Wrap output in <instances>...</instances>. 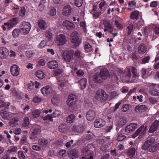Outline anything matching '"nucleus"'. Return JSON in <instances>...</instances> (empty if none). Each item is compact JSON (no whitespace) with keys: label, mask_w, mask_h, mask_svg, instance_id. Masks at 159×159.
<instances>
[{"label":"nucleus","mask_w":159,"mask_h":159,"mask_svg":"<svg viewBox=\"0 0 159 159\" xmlns=\"http://www.w3.org/2000/svg\"><path fill=\"white\" fill-rule=\"evenodd\" d=\"M26 10L24 7H23L20 10L19 12L20 16L22 17L24 16L25 14Z\"/></svg>","instance_id":"680f3d73"},{"label":"nucleus","mask_w":159,"mask_h":159,"mask_svg":"<svg viewBox=\"0 0 159 159\" xmlns=\"http://www.w3.org/2000/svg\"><path fill=\"white\" fill-rule=\"evenodd\" d=\"M63 26L65 27L68 30L74 29L75 27L74 24L68 20H65L63 21L62 24Z\"/></svg>","instance_id":"aec40b11"},{"label":"nucleus","mask_w":159,"mask_h":159,"mask_svg":"<svg viewBox=\"0 0 159 159\" xmlns=\"http://www.w3.org/2000/svg\"><path fill=\"white\" fill-rule=\"evenodd\" d=\"M137 124L135 123H131L127 125L125 129L126 132L130 133L134 130L137 128Z\"/></svg>","instance_id":"f3484780"},{"label":"nucleus","mask_w":159,"mask_h":159,"mask_svg":"<svg viewBox=\"0 0 159 159\" xmlns=\"http://www.w3.org/2000/svg\"><path fill=\"white\" fill-rule=\"evenodd\" d=\"M27 88L29 91H31L34 88V84L29 83L27 85Z\"/></svg>","instance_id":"69168bd1"},{"label":"nucleus","mask_w":159,"mask_h":159,"mask_svg":"<svg viewBox=\"0 0 159 159\" xmlns=\"http://www.w3.org/2000/svg\"><path fill=\"white\" fill-rule=\"evenodd\" d=\"M66 41L65 36L63 34H60L57 36V43L59 45H63L66 43Z\"/></svg>","instance_id":"9d476101"},{"label":"nucleus","mask_w":159,"mask_h":159,"mask_svg":"<svg viewBox=\"0 0 159 159\" xmlns=\"http://www.w3.org/2000/svg\"><path fill=\"white\" fill-rule=\"evenodd\" d=\"M78 32L74 30L70 34V39L73 43H75L77 46H78L81 43L79 38Z\"/></svg>","instance_id":"0eeeda50"},{"label":"nucleus","mask_w":159,"mask_h":159,"mask_svg":"<svg viewBox=\"0 0 159 159\" xmlns=\"http://www.w3.org/2000/svg\"><path fill=\"white\" fill-rule=\"evenodd\" d=\"M31 124L30 123L29 118L27 116L25 117L24 119V121L22 124V127L28 129L30 127Z\"/></svg>","instance_id":"412c9836"},{"label":"nucleus","mask_w":159,"mask_h":159,"mask_svg":"<svg viewBox=\"0 0 159 159\" xmlns=\"http://www.w3.org/2000/svg\"><path fill=\"white\" fill-rule=\"evenodd\" d=\"M159 126V121L158 120H155L150 127L148 130L149 133H152L156 131Z\"/></svg>","instance_id":"f8f14e48"},{"label":"nucleus","mask_w":159,"mask_h":159,"mask_svg":"<svg viewBox=\"0 0 159 159\" xmlns=\"http://www.w3.org/2000/svg\"><path fill=\"white\" fill-rule=\"evenodd\" d=\"M62 72V70L60 69H58L55 70L54 72V75L55 76L60 75Z\"/></svg>","instance_id":"774afa93"},{"label":"nucleus","mask_w":159,"mask_h":159,"mask_svg":"<svg viewBox=\"0 0 159 159\" xmlns=\"http://www.w3.org/2000/svg\"><path fill=\"white\" fill-rule=\"evenodd\" d=\"M32 101L35 103H39L42 101V99L37 96H35L34 97Z\"/></svg>","instance_id":"09e8293b"},{"label":"nucleus","mask_w":159,"mask_h":159,"mask_svg":"<svg viewBox=\"0 0 159 159\" xmlns=\"http://www.w3.org/2000/svg\"><path fill=\"white\" fill-rule=\"evenodd\" d=\"M126 138V136L122 134L119 133L117 135V140L118 141H123Z\"/></svg>","instance_id":"8fccbe9b"},{"label":"nucleus","mask_w":159,"mask_h":159,"mask_svg":"<svg viewBox=\"0 0 159 159\" xmlns=\"http://www.w3.org/2000/svg\"><path fill=\"white\" fill-rule=\"evenodd\" d=\"M108 146L107 145L103 144L101 145L100 147V150L102 152H107V148Z\"/></svg>","instance_id":"13d9d810"},{"label":"nucleus","mask_w":159,"mask_h":159,"mask_svg":"<svg viewBox=\"0 0 159 159\" xmlns=\"http://www.w3.org/2000/svg\"><path fill=\"white\" fill-rule=\"evenodd\" d=\"M75 116L74 114H70L66 118V121L67 122L69 123H72L74 121Z\"/></svg>","instance_id":"c9c22d12"},{"label":"nucleus","mask_w":159,"mask_h":159,"mask_svg":"<svg viewBox=\"0 0 159 159\" xmlns=\"http://www.w3.org/2000/svg\"><path fill=\"white\" fill-rule=\"evenodd\" d=\"M52 30H46L45 35L47 37L48 40H50L51 38H52V37L53 35V34L52 32Z\"/></svg>","instance_id":"c03bdc74"},{"label":"nucleus","mask_w":159,"mask_h":159,"mask_svg":"<svg viewBox=\"0 0 159 159\" xmlns=\"http://www.w3.org/2000/svg\"><path fill=\"white\" fill-rule=\"evenodd\" d=\"M110 76L109 72L107 69L102 68L100 72L93 76V80L95 83H101L106 80Z\"/></svg>","instance_id":"f03ea898"},{"label":"nucleus","mask_w":159,"mask_h":159,"mask_svg":"<svg viewBox=\"0 0 159 159\" xmlns=\"http://www.w3.org/2000/svg\"><path fill=\"white\" fill-rule=\"evenodd\" d=\"M95 98L98 101H106L108 95L102 89L97 91Z\"/></svg>","instance_id":"20e7f679"},{"label":"nucleus","mask_w":159,"mask_h":159,"mask_svg":"<svg viewBox=\"0 0 159 159\" xmlns=\"http://www.w3.org/2000/svg\"><path fill=\"white\" fill-rule=\"evenodd\" d=\"M40 130L39 128H35L32 133L31 135L34 138H37L39 134Z\"/></svg>","instance_id":"72a5a7b5"},{"label":"nucleus","mask_w":159,"mask_h":159,"mask_svg":"<svg viewBox=\"0 0 159 159\" xmlns=\"http://www.w3.org/2000/svg\"><path fill=\"white\" fill-rule=\"evenodd\" d=\"M150 70L149 69L143 68L142 70V77L143 78H146L148 75Z\"/></svg>","instance_id":"2f4dec72"},{"label":"nucleus","mask_w":159,"mask_h":159,"mask_svg":"<svg viewBox=\"0 0 159 159\" xmlns=\"http://www.w3.org/2000/svg\"><path fill=\"white\" fill-rule=\"evenodd\" d=\"M130 106L129 104L127 103L123 105L122 107V111L124 112L127 111L129 109Z\"/></svg>","instance_id":"4d7b16f0"},{"label":"nucleus","mask_w":159,"mask_h":159,"mask_svg":"<svg viewBox=\"0 0 159 159\" xmlns=\"http://www.w3.org/2000/svg\"><path fill=\"white\" fill-rule=\"evenodd\" d=\"M51 102L54 105H57L59 102V98L56 95H54L52 98Z\"/></svg>","instance_id":"37998d69"},{"label":"nucleus","mask_w":159,"mask_h":159,"mask_svg":"<svg viewBox=\"0 0 159 159\" xmlns=\"http://www.w3.org/2000/svg\"><path fill=\"white\" fill-rule=\"evenodd\" d=\"M150 59V57L149 56L145 57L142 60V63L143 64H145L148 62Z\"/></svg>","instance_id":"e2e57ef3"},{"label":"nucleus","mask_w":159,"mask_h":159,"mask_svg":"<svg viewBox=\"0 0 159 159\" xmlns=\"http://www.w3.org/2000/svg\"><path fill=\"white\" fill-rule=\"evenodd\" d=\"M35 75L37 78L40 80L43 79L45 77L43 71L40 70H38L36 72Z\"/></svg>","instance_id":"c756f323"},{"label":"nucleus","mask_w":159,"mask_h":159,"mask_svg":"<svg viewBox=\"0 0 159 159\" xmlns=\"http://www.w3.org/2000/svg\"><path fill=\"white\" fill-rule=\"evenodd\" d=\"M93 157L91 153L85 154L84 156H82L81 159H93Z\"/></svg>","instance_id":"a18cd8bd"},{"label":"nucleus","mask_w":159,"mask_h":159,"mask_svg":"<svg viewBox=\"0 0 159 159\" xmlns=\"http://www.w3.org/2000/svg\"><path fill=\"white\" fill-rule=\"evenodd\" d=\"M42 119L44 120H48L51 121H52L53 120L52 117V115H51L48 114L46 116L43 117Z\"/></svg>","instance_id":"5fc2aeb1"},{"label":"nucleus","mask_w":159,"mask_h":159,"mask_svg":"<svg viewBox=\"0 0 159 159\" xmlns=\"http://www.w3.org/2000/svg\"><path fill=\"white\" fill-rule=\"evenodd\" d=\"M103 24L105 28L104 30H113L112 27L110 22L107 19L103 20Z\"/></svg>","instance_id":"a878e982"},{"label":"nucleus","mask_w":159,"mask_h":159,"mask_svg":"<svg viewBox=\"0 0 159 159\" xmlns=\"http://www.w3.org/2000/svg\"><path fill=\"white\" fill-rule=\"evenodd\" d=\"M155 141V139L153 138H151L145 141V143H146L149 146L151 147L152 145H154V143Z\"/></svg>","instance_id":"3c124183"},{"label":"nucleus","mask_w":159,"mask_h":159,"mask_svg":"<svg viewBox=\"0 0 159 159\" xmlns=\"http://www.w3.org/2000/svg\"><path fill=\"white\" fill-rule=\"evenodd\" d=\"M38 25L40 29L44 30L46 29L47 25L44 20H41L39 21Z\"/></svg>","instance_id":"7c9ffc66"},{"label":"nucleus","mask_w":159,"mask_h":159,"mask_svg":"<svg viewBox=\"0 0 159 159\" xmlns=\"http://www.w3.org/2000/svg\"><path fill=\"white\" fill-rule=\"evenodd\" d=\"M68 155L69 158L75 159L78 157L79 151L76 149H71L68 152Z\"/></svg>","instance_id":"ddd939ff"},{"label":"nucleus","mask_w":159,"mask_h":159,"mask_svg":"<svg viewBox=\"0 0 159 159\" xmlns=\"http://www.w3.org/2000/svg\"><path fill=\"white\" fill-rule=\"evenodd\" d=\"M149 30H159V25L158 24H151L148 26Z\"/></svg>","instance_id":"de8ad7c7"},{"label":"nucleus","mask_w":159,"mask_h":159,"mask_svg":"<svg viewBox=\"0 0 159 159\" xmlns=\"http://www.w3.org/2000/svg\"><path fill=\"white\" fill-rule=\"evenodd\" d=\"M46 0H42L40 1L38 9L40 11H43L45 7V4L46 3Z\"/></svg>","instance_id":"58836bf2"},{"label":"nucleus","mask_w":159,"mask_h":159,"mask_svg":"<svg viewBox=\"0 0 159 159\" xmlns=\"http://www.w3.org/2000/svg\"><path fill=\"white\" fill-rule=\"evenodd\" d=\"M139 15V12L137 11L132 12L131 14V18L133 20H137Z\"/></svg>","instance_id":"f704fd0d"},{"label":"nucleus","mask_w":159,"mask_h":159,"mask_svg":"<svg viewBox=\"0 0 159 159\" xmlns=\"http://www.w3.org/2000/svg\"><path fill=\"white\" fill-rule=\"evenodd\" d=\"M117 72L121 74L123 73L124 72L127 78L128 79H132L133 80L137 79L139 76L137 69L133 66L127 67L125 71L122 69L118 68Z\"/></svg>","instance_id":"f257e3e1"},{"label":"nucleus","mask_w":159,"mask_h":159,"mask_svg":"<svg viewBox=\"0 0 159 159\" xmlns=\"http://www.w3.org/2000/svg\"><path fill=\"white\" fill-rule=\"evenodd\" d=\"M48 65V68L51 69H54L58 66V62L54 60L49 61Z\"/></svg>","instance_id":"b1692460"},{"label":"nucleus","mask_w":159,"mask_h":159,"mask_svg":"<svg viewBox=\"0 0 159 159\" xmlns=\"http://www.w3.org/2000/svg\"><path fill=\"white\" fill-rule=\"evenodd\" d=\"M18 19V18L15 17L12 20H8L7 22H5L4 25L2 26L3 30L11 29L14 26L17 24Z\"/></svg>","instance_id":"7ed1b4c3"},{"label":"nucleus","mask_w":159,"mask_h":159,"mask_svg":"<svg viewBox=\"0 0 159 159\" xmlns=\"http://www.w3.org/2000/svg\"><path fill=\"white\" fill-rule=\"evenodd\" d=\"M109 77L111 78L112 80L114 81H117L118 80L116 74L114 72L111 73V74H110Z\"/></svg>","instance_id":"49530a36"},{"label":"nucleus","mask_w":159,"mask_h":159,"mask_svg":"<svg viewBox=\"0 0 159 159\" xmlns=\"http://www.w3.org/2000/svg\"><path fill=\"white\" fill-rule=\"evenodd\" d=\"M147 49V48L146 45L144 43H141L138 47V52L140 54H143L146 52Z\"/></svg>","instance_id":"4be33fe9"},{"label":"nucleus","mask_w":159,"mask_h":159,"mask_svg":"<svg viewBox=\"0 0 159 159\" xmlns=\"http://www.w3.org/2000/svg\"><path fill=\"white\" fill-rule=\"evenodd\" d=\"M127 120L124 119H121L118 121L117 125L119 127H121L123 126L126 123Z\"/></svg>","instance_id":"a19ab883"},{"label":"nucleus","mask_w":159,"mask_h":159,"mask_svg":"<svg viewBox=\"0 0 159 159\" xmlns=\"http://www.w3.org/2000/svg\"><path fill=\"white\" fill-rule=\"evenodd\" d=\"M81 89L83 90L85 89L86 86L87 79L85 78H83L79 81Z\"/></svg>","instance_id":"cd10ccee"},{"label":"nucleus","mask_w":159,"mask_h":159,"mask_svg":"<svg viewBox=\"0 0 159 159\" xmlns=\"http://www.w3.org/2000/svg\"><path fill=\"white\" fill-rule=\"evenodd\" d=\"M20 68L17 65H13L10 68V71L12 75L17 76L19 74Z\"/></svg>","instance_id":"6ab92c4d"},{"label":"nucleus","mask_w":159,"mask_h":159,"mask_svg":"<svg viewBox=\"0 0 159 159\" xmlns=\"http://www.w3.org/2000/svg\"><path fill=\"white\" fill-rule=\"evenodd\" d=\"M76 95L74 94H70L68 97L66 101L68 106L72 107L75 104L77 100Z\"/></svg>","instance_id":"6e6552de"},{"label":"nucleus","mask_w":159,"mask_h":159,"mask_svg":"<svg viewBox=\"0 0 159 159\" xmlns=\"http://www.w3.org/2000/svg\"><path fill=\"white\" fill-rule=\"evenodd\" d=\"M18 156L20 159H24L25 156L23 152L22 151H19L18 152Z\"/></svg>","instance_id":"338daca9"},{"label":"nucleus","mask_w":159,"mask_h":159,"mask_svg":"<svg viewBox=\"0 0 159 159\" xmlns=\"http://www.w3.org/2000/svg\"><path fill=\"white\" fill-rule=\"evenodd\" d=\"M68 129L67 125L65 124H61L59 125L58 128V131L61 133H65Z\"/></svg>","instance_id":"393cba45"},{"label":"nucleus","mask_w":159,"mask_h":159,"mask_svg":"<svg viewBox=\"0 0 159 159\" xmlns=\"http://www.w3.org/2000/svg\"><path fill=\"white\" fill-rule=\"evenodd\" d=\"M56 13V9L53 7L51 8L50 11V14L51 16H55Z\"/></svg>","instance_id":"0e129e2a"},{"label":"nucleus","mask_w":159,"mask_h":159,"mask_svg":"<svg viewBox=\"0 0 159 159\" xmlns=\"http://www.w3.org/2000/svg\"><path fill=\"white\" fill-rule=\"evenodd\" d=\"M84 129V126L81 125H74L73 126L72 128V130L73 132L79 134L82 133Z\"/></svg>","instance_id":"2eb2a0df"},{"label":"nucleus","mask_w":159,"mask_h":159,"mask_svg":"<svg viewBox=\"0 0 159 159\" xmlns=\"http://www.w3.org/2000/svg\"><path fill=\"white\" fill-rule=\"evenodd\" d=\"M74 51L73 50H66L64 52L62 55L63 60L66 63L70 62L73 58Z\"/></svg>","instance_id":"39448f33"},{"label":"nucleus","mask_w":159,"mask_h":159,"mask_svg":"<svg viewBox=\"0 0 159 159\" xmlns=\"http://www.w3.org/2000/svg\"><path fill=\"white\" fill-rule=\"evenodd\" d=\"M40 113L41 112L39 110H35L32 112L31 115L33 118H37L39 117Z\"/></svg>","instance_id":"79ce46f5"},{"label":"nucleus","mask_w":159,"mask_h":159,"mask_svg":"<svg viewBox=\"0 0 159 159\" xmlns=\"http://www.w3.org/2000/svg\"><path fill=\"white\" fill-rule=\"evenodd\" d=\"M159 144L157 143L156 144L152 145L149 148V151L150 152H153L156 151L158 148V145Z\"/></svg>","instance_id":"4c0bfd02"},{"label":"nucleus","mask_w":159,"mask_h":159,"mask_svg":"<svg viewBox=\"0 0 159 159\" xmlns=\"http://www.w3.org/2000/svg\"><path fill=\"white\" fill-rule=\"evenodd\" d=\"M9 50L4 47H0V58H5L8 55Z\"/></svg>","instance_id":"a211bd4d"},{"label":"nucleus","mask_w":159,"mask_h":159,"mask_svg":"<svg viewBox=\"0 0 159 159\" xmlns=\"http://www.w3.org/2000/svg\"><path fill=\"white\" fill-rule=\"evenodd\" d=\"M71 7L69 5L66 6L63 10V14L66 16L68 15L71 12Z\"/></svg>","instance_id":"c85d7f7f"},{"label":"nucleus","mask_w":159,"mask_h":159,"mask_svg":"<svg viewBox=\"0 0 159 159\" xmlns=\"http://www.w3.org/2000/svg\"><path fill=\"white\" fill-rule=\"evenodd\" d=\"M23 29L25 30H30L31 25L30 23L26 22H23L22 23Z\"/></svg>","instance_id":"ea45409f"},{"label":"nucleus","mask_w":159,"mask_h":159,"mask_svg":"<svg viewBox=\"0 0 159 159\" xmlns=\"http://www.w3.org/2000/svg\"><path fill=\"white\" fill-rule=\"evenodd\" d=\"M2 118L4 119H8L9 118V116L7 112L2 110L0 113Z\"/></svg>","instance_id":"e433bc0d"},{"label":"nucleus","mask_w":159,"mask_h":159,"mask_svg":"<svg viewBox=\"0 0 159 159\" xmlns=\"http://www.w3.org/2000/svg\"><path fill=\"white\" fill-rule=\"evenodd\" d=\"M96 117V113L93 110H89L87 111L86 114V117L87 120L89 121L94 120Z\"/></svg>","instance_id":"4468645a"},{"label":"nucleus","mask_w":159,"mask_h":159,"mask_svg":"<svg viewBox=\"0 0 159 159\" xmlns=\"http://www.w3.org/2000/svg\"><path fill=\"white\" fill-rule=\"evenodd\" d=\"M34 54V53L33 51H29L26 52V55L28 57H31Z\"/></svg>","instance_id":"052dcab7"},{"label":"nucleus","mask_w":159,"mask_h":159,"mask_svg":"<svg viewBox=\"0 0 159 159\" xmlns=\"http://www.w3.org/2000/svg\"><path fill=\"white\" fill-rule=\"evenodd\" d=\"M39 145L42 148H46L50 142V139L44 138H41L38 140Z\"/></svg>","instance_id":"1a4fd4ad"},{"label":"nucleus","mask_w":159,"mask_h":159,"mask_svg":"<svg viewBox=\"0 0 159 159\" xmlns=\"http://www.w3.org/2000/svg\"><path fill=\"white\" fill-rule=\"evenodd\" d=\"M135 149L133 148L129 149L127 151V155L130 158L133 157L135 154Z\"/></svg>","instance_id":"473e14b6"},{"label":"nucleus","mask_w":159,"mask_h":159,"mask_svg":"<svg viewBox=\"0 0 159 159\" xmlns=\"http://www.w3.org/2000/svg\"><path fill=\"white\" fill-rule=\"evenodd\" d=\"M75 5L77 7H81L83 3V0H76L74 3Z\"/></svg>","instance_id":"bf43d9fd"},{"label":"nucleus","mask_w":159,"mask_h":159,"mask_svg":"<svg viewBox=\"0 0 159 159\" xmlns=\"http://www.w3.org/2000/svg\"><path fill=\"white\" fill-rule=\"evenodd\" d=\"M10 103L9 102H5L2 100H0V107H8L10 106Z\"/></svg>","instance_id":"603ef678"},{"label":"nucleus","mask_w":159,"mask_h":159,"mask_svg":"<svg viewBox=\"0 0 159 159\" xmlns=\"http://www.w3.org/2000/svg\"><path fill=\"white\" fill-rule=\"evenodd\" d=\"M19 121V118L17 117H14L11 119L9 122L10 126L11 127L16 126L18 125V122Z\"/></svg>","instance_id":"5701e85b"},{"label":"nucleus","mask_w":159,"mask_h":159,"mask_svg":"<svg viewBox=\"0 0 159 159\" xmlns=\"http://www.w3.org/2000/svg\"><path fill=\"white\" fill-rule=\"evenodd\" d=\"M147 130V126H144L143 125H142L137 130H136L135 133L132 135V137L135 138L140 133V136H143L144 135Z\"/></svg>","instance_id":"423d86ee"},{"label":"nucleus","mask_w":159,"mask_h":159,"mask_svg":"<svg viewBox=\"0 0 159 159\" xmlns=\"http://www.w3.org/2000/svg\"><path fill=\"white\" fill-rule=\"evenodd\" d=\"M41 91L44 96H47L52 93V89L51 86L47 85L43 87L41 89Z\"/></svg>","instance_id":"9b49d317"},{"label":"nucleus","mask_w":159,"mask_h":159,"mask_svg":"<svg viewBox=\"0 0 159 159\" xmlns=\"http://www.w3.org/2000/svg\"><path fill=\"white\" fill-rule=\"evenodd\" d=\"M102 12L98 11L94 12L93 14V16L94 19H96L98 18L101 15Z\"/></svg>","instance_id":"6e6d98bb"},{"label":"nucleus","mask_w":159,"mask_h":159,"mask_svg":"<svg viewBox=\"0 0 159 159\" xmlns=\"http://www.w3.org/2000/svg\"><path fill=\"white\" fill-rule=\"evenodd\" d=\"M105 123V120L102 119H96L94 122V127L96 128H101L104 126Z\"/></svg>","instance_id":"dca6fc26"},{"label":"nucleus","mask_w":159,"mask_h":159,"mask_svg":"<svg viewBox=\"0 0 159 159\" xmlns=\"http://www.w3.org/2000/svg\"><path fill=\"white\" fill-rule=\"evenodd\" d=\"M47 43V41L45 40H43L41 41V43L39 45L38 47L40 48H42L45 47Z\"/></svg>","instance_id":"864d4df0"},{"label":"nucleus","mask_w":159,"mask_h":159,"mask_svg":"<svg viewBox=\"0 0 159 159\" xmlns=\"http://www.w3.org/2000/svg\"><path fill=\"white\" fill-rule=\"evenodd\" d=\"M147 109V107L146 106L143 105L136 106L135 110L137 112L139 111L140 112H142L146 111Z\"/></svg>","instance_id":"bb28decb"}]
</instances>
